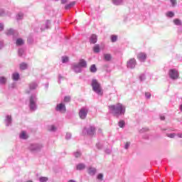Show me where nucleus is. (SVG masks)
<instances>
[{
  "mask_svg": "<svg viewBox=\"0 0 182 182\" xmlns=\"http://www.w3.org/2000/svg\"><path fill=\"white\" fill-rule=\"evenodd\" d=\"M109 109L114 116H120L126 113V107L121 103H117L116 105H110Z\"/></svg>",
  "mask_w": 182,
  "mask_h": 182,
  "instance_id": "1",
  "label": "nucleus"
},
{
  "mask_svg": "<svg viewBox=\"0 0 182 182\" xmlns=\"http://www.w3.org/2000/svg\"><path fill=\"white\" fill-rule=\"evenodd\" d=\"M92 90H94L95 93H97L100 96H102V95H103V90H102V87L98 83L97 80H92Z\"/></svg>",
  "mask_w": 182,
  "mask_h": 182,
  "instance_id": "2",
  "label": "nucleus"
},
{
  "mask_svg": "<svg viewBox=\"0 0 182 182\" xmlns=\"http://www.w3.org/2000/svg\"><path fill=\"white\" fill-rule=\"evenodd\" d=\"M169 76L171 79H173V80L178 79V71L176 70V69L170 70Z\"/></svg>",
  "mask_w": 182,
  "mask_h": 182,
  "instance_id": "3",
  "label": "nucleus"
},
{
  "mask_svg": "<svg viewBox=\"0 0 182 182\" xmlns=\"http://www.w3.org/2000/svg\"><path fill=\"white\" fill-rule=\"evenodd\" d=\"M87 109L85 107L82 108L79 112V117L82 119H86V117L87 116Z\"/></svg>",
  "mask_w": 182,
  "mask_h": 182,
  "instance_id": "4",
  "label": "nucleus"
},
{
  "mask_svg": "<svg viewBox=\"0 0 182 182\" xmlns=\"http://www.w3.org/2000/svg\"><path fill=\"white\" fill-rule=\"evenodd\" d=\"M86 132L88 136H93V134H95V133L96 132V129L93 127H90L88 129L85 128L84 132Z\"/></svg>",
  "mask_w": 182,
  "mask_h": 182,
  "instance_id": "5",
  "label": "nucleus"
},
{
  "mask_svg": "<svg viewBox=\"0 0 182 182\" xmlns=\"http://www.w3.org/2000/svg\"><path fill=\"white\" fill-rule=\"evenodd\" d=\"M86 66H87V64L86 63L85 60L81 59L80 60V62L78 63V64L74 66V69L76 70V68H86Z\"/></svg>",
  "mask_w": 182,
  "mask_h": 182,
  "instance_id": "6",
  "label": "nucleus"
},
{
  "mask_svg": "<svg viewBox=\"0 0 182 182\" xmlns=\"http://www.w3.org/2000/svg\"><path fill=\"white\" fill-rule=\"evenodd\" d=\"M136 66V59L134 58H131L128 62H127V68H130L131 69H133Z\"/></svg>",
  "mask_w": 182,
  "mask_h": 182,
  "instance_id": "7",
  "label": "nucleus"
},
{
  "mask_svg": "<svg viewBox=\"0 0 182 182\" xmlns=\"http://www.w3.org/2000/svg\"><path fill=\"white\" fill-rule=\"evenodd\" d=\"M30 109L31 110H35V109H36V105L35 104V98H33V96L30 97Z\"/></svg>",
  "mask_w": 182,
  "mask_h": 182,
  "instance_id": "8",
  "label": "nucleus"
},
{
  "mask_svg": "<svg viewBox=\"0 0 182 182\" xmlns=\"http://www.w3.org/2000/svg\"><path fill=\"white\" fill-rule=\"evenodd\" d=\"M57 112H66V107L65 106V104H59L56 107Z\"/></svg>",
  "mask_w": 182,
  "mask_h": 182,
  "instance_id": "9",
  "label": "nucleus"
},
{
  "mask_svg": "<svg viewBox=\"0 0 182 182\" xmlns=\"http://www.w3.org/2000/svg\"><path fill=\"white\" fill-rule=\"evenodd\" d=\"M137 58L141 62H144L146 60V58H147V56L146 55V53H139L137 55Z\"/></svg>",
  "mask_w": 182,
  "mask_h": 182,
  "instance_id": "10",
  "label": "nucleus"
},
{
  "mask_svg": "<svg viewBox=\"0 0 182 182\" xmlns=\"http://www.w3.org/2000/svg\"><path fill=\"white\" fill-rule=\"evenodd\" d=\"M90 43L95 44L97 42V36L96 34H92L90 38Z\"/></svg>",
  "mask_w": 182,
  "mask_h": 182,
  "instance_id": "11",
  "label": "nucleus"
},
{
  "mask_svg": "<svg viewBox=\"0 0 182 182\" xmlns=\"http://www.w3.org/2000/svg\"><path fill=\"white\" fill-rule=\"evenodd\" d=\"M28 134H26V132L25 131H22L20 134V139H23L24 140H26L28 139Z\"/></svg>",
  "mask_w": 182,
  "mask_h": 182,
  "instance_id": "12",
  "label": "nucleus"
},
{
  "mask_svg": "<svg viewBox=\"0 0 182 182\" xmlns=\"http://www.w3.org/2000/svg\"><path fill=\"white\" fill-rule=\"evenodd\" d=\"M88 173L90 174V176H95V174H96V168H89Z\"/></svg>",
  "mask_w": 182,
  "mask_h": 182,
  "instance_id": "13",
  "label": "nucleus"
},
{
  "mask_svg": "<svg viewBox=\"0 0 182 182\" xmlns=\"http://www.w3.org/2000/svg\"><path fill=\"white\" fill-rule=\"evenodd\" d=\"M93 50L95 53H99L100 52V46L99 44H97L93 47Z\"/></svg>",
  "mask_w": 182,
  "mask_h": 182,
  "instance_id": "14",
  "label": "nucleus"
},
{
  "mask_svg": "<svg viewBox=\"0 0 182 182\" xmlns=\"http://www.w3.org/2000/svg\"><path fill=\"white\" fill-rule=\"evenodd\" d=\"M90 72H92V73H95L97 71V68H96V65L93 64L90 66Z\"/></svg>",
  "mask_w": 182,
  "mask_h": 182,
  "instance_id": "15",
  "label": "nucleus"
},
{
  "mask_svg": "<svg viewBox=\"0 0 182 182\" xmlns=\"http://www.w3.org/2000/svg\"><path fill=\"white\" fill-rule=\"evenodd\" d=\"M16 44L17 45V46H21L23 45V40L22 38L17 39Z\"/></svg>",
  "mask_w": 182,
  "mask_h": 182,
  "instance_id": "16",
  "label": "nucleus"
},
{
  "mask_svg": "<svg viewBox=\"0 0 182 182\" xmlns=\"http://www.w3.org/2000/svg\"><path fill=\"white\" fill-rule=\"evenodd\" d=\"M28 68V64L25 63H22L21 64H20V69L21 70H25V69H26Z\"/></svg>",
  "mask_w": 182,
  "mask_h": 182,
  "instance_id": "17",
  "label": "nucleus"
},
{
  "mask_svg": "<svg viewBox=\"0 0 182 182\" xmlns=\"http://www.w3.org/2000/svg\"><path fill=\"white\" fill-rule=\"evenodd\" d=\"M29 86H30L31 90H33L36 89V87H38V84L35 82H31Z\"/></svg>",
  "mask_w": 182,
  "mask_h": 182,
  "instance_id": "18",
  "label": "nucleus"
},
{
  "mask_svg": "<svg viewBox=\"0 0 182 182\" xmlns=\"http://www.w3.org/2000/svg\"><path fill=\"white\" fill-rule=\"evenodd\" d=\"M13 80H19V73H15L12 75Z\"/></svg>",
  "mask_w": 182,
  "mask_h": 182,
  "instance_id": "19",
  "label": "nucleus"
},
{
  "mask_svg": "<svg viewBox=\"0 0 182 182\" xmlns=\"http://www.w3.org/2000/svg\"><path fill=\"white\" fill-rule=\"evenodd\" d=\"M104 58H105V60H107V61L112 60V55H110V54H105V55H104Z\"/></svg>",
  "mask_w": 182,
  "mask_h": 182,
  "instance_id": "20",
  "label": "nucleus"
},
{
  "mask_svg": "<svg viewBox=\"0 0 182 182\" xmlns=\"http://www.w3.org/2000/svg\"><path fill=\"white\" fill-rule=\"evenodd\" d=\"M75 4H76V2L73 1L70 3L68 5L65 6V9H69L70 8H72V6H75Z\"/></svg>",
  "mask_w": 182,
  "mask_h": 182,
  "instance_id": "21",
  "label": "nucleus"
},
{
  "mask_svg": "<svg viewBox=\"0 0 182 182\" xmlns=\"http://www.w3.org/2000/svg\"><path fill=\"white\" fill-rule=\"evenodd\" d=\"M85 168V166L83 164H79L78 165H77V170H84Z\"/></svg>",
  "mask_w": 182,
  "mask_h": 182,
  "instance_id": "22",
  "label": "nucleus"
},
{
  "mask_svg": "<svg viewBox=\"0 0 182 182\" xmlns=\"http://www.w3.org/2000/svg\"><path fill=\"white\" fill-rule=\"evenodd\" d=\"M173 23L175 25H178V26H181V21L178 18H176V19L173 20Z\"/></svg>",
  "mask_w": 182,
  "mask_h": 182,
  "instance_id": "23",
  "label": "nucleus"
},
{
  "mask_svg": "<svg viewBox=\"0 0 182 182\" xmlns=\"http://www.w3.org/2000/svg\"><path fill=\"white\" fill-rule=\"evenodd\" d=\"M1 85H5L6 83V78L5 77H0Z\"/></svg>",
  "mask_w": 182,
  "mask_h": 182,
  "instance_id": "24",
  "label": "nucleus"
},
{
  "mask_svg": "<svg viewBox=\"0 0 182 182\" xmlns=\"http://www.w3.org/2000/svg\"><path fill=\"white\" fill-rule=\"evenodd\" d=\"M166 16H168L169 18H173L174 16V13L172 11H168L166 13Z\"/></svg>",
  "mask_w": 182,
  "mask_h": 182,
  "instance_id": "25",
  "label": "nucleus"
},
{
  "mask_svg": "<svg viewBox=\"0 0 182 182\" xmlns=\"http://www.w3.org/2000/svg\"><path fill=\"white\" fill-rule=\"evenodd\" d=\"M68 61H69V58H68V57H63L62 58L63 63H66V62H68Z\"/></svg>",
  "mask_w": 182,
  "mask_h": 182,
  "instance_id": "26",
  "label": "nucleus"
},
{
  "mask_svg": "<svg viewBox=\"0 0 182 182\" xmlns=\"http://www.w3.org/2000/svg\"><path fill=\"white\" fill-rule=\"evenodd\" d=\"M113 3L114 5H120L122 3V0H113Z\"/></svg>",
  "mask_w": 182,
  "mask_h": 182,
  "instance_id": "27",
  "label": "nucleus"
},
{
  "mask_svg": "<svg viewBox=\"0 0 182 182\" xmlns=\"http://www.w3.org/2000/svg\"><path fill=\"white\" fill-rule=\"evenodd\" d=\"M39 180L41 182H46L48 181V177H41Z\"/></svg>",
  "mask_w": 182,
  "mask_h": 182,
  "instance_id": "28",
  "label": "nucleus"
},
{
  "mask_svg": "<svg viewBox=\"0 0 182 182\" xmlns=\"http://www.w3.org/2000/svg\"><path fill=\"white\" fill-rule=\"evenodd\" d=\"M111 41H112V42H116V41H117V36H112Z\"/></svg>",
  "mask_w": 182,
  "mask_h": 182,
  "instance_id": "29",
  "label": "nucleus"
},
{
  "mask_svg": "<svg viewBox=\"0 0 182 182\" xmlns=\"http://www.w3.org/2000/svg\"><path fill=\"white\" fill-rule=\"evenodd\" d=\"M119 127H124V121L122 120L119 122Z\"/></svg>",
  "mask_w": 182,
  "mask_h": 182,
  "instance_id": "30",
  "label": "nucleus"
},
{
  "mask_svg": "<svg viewBox=\"0 0 182 182\" xmlns=\"http://www.w3.org/2000/svg\"><path fill=\"white\" fill-rule=\"evenodd\" d=\"M64 102H70V97L69 96L65 97Z\"/></svg>",
  "mask_w": 182,
  "mask_h": 182,
  "instance_id": "31",
  "label": "nucleus"
},
{
  "mask_svg": "<svg viewBox=\"0 0 182 182\" xmlns=\"http://www.w3.org/2000/svg\"><path fill=\"white\" fill-rule=\"evenodd\" d=\"M97 178L98 180H101V181L103 180V174L102 173L98 174Z\"/></svg>",
  "mask_w": 182,
  "mask_h": 182,
  "instance_id": "32",
  "label": "nucleus"
},
{
  "mask_svg": "<svg viewBox=\"0 0 182 182\" xmlns=\"http://www.w3.org/2000/svg\"><path fill=\"white\" fill-rule=\"evenodd\" d=\"M0 16H5V11L2 9H0Z\"/></svg>",
  "mask_w": 182,
  "mask_h": 182,
  "instance_id": "33",
  "label": "nucleus"
},
{
  "mask_svg": "<svg viewBox=\"0 0 182 182\" xmlns=\"http://www.w3.org/2000/svg\"><path fill=\"white\" fill-rule=\"evenodd\" d=\"M75 156L77 158L80 157V156H82V154H80V152H79V151H77V152H75Z\"/></svg>",
  "mask_w": 182,
  "mask_h": 182,
  "instance_id": "34",
  "label": "nucleus"
},
{
  "mask_svg": "<svg viewBox=\"0 0 182 182\" xmlns=\"http://www.w3.org/2000/svg\"><path fill=\"white\" fill-rule=\"evenodd\" d=\"M171 4L174 6L177 4V0H171Z\"/></svg>",
  "mask_w": 182,
  "mask_h": 182,
  "instance_id": "35",
  "label": "nucleus"
},
{
  "mask_svg": "<svg viewBox=\"0 0 182 182\" xmlns=\"http://www.w3.org/2000/svg\"><path fill=\"white\" fill-rule=\"evenodd\" d=\"M14 33V30L10 29L7 31V35H12Z\"/></svg>",
  "mask_w": 182,
  "mask_h": 182,
  "instance_id": "36",
  "label": "nucleus"
},
{
  "mask_svg": "<svg viewBox=\"0 0 182 182\" xmlns=\"http://www.w3.org/2000/svg\"><path fill=\"white\" fill-rule=\"evenodd\" d=\"M18 55L19 56H22V55H23V50L22 49L18 50Z\"/></svg>",
  "mask_w": 182,
  "mask_h": 182,
  "instance_id": "37",
  "label": "nucleus"
},
{
  "mask_svg": "<svg viewBox=\"0 0 182 182\" xmlns=\"http://www.w3.org/2000/svg\"><path fill=\"white\" fill-rule=\"evenodd\" d=\"M145 95H146V97H147L148 99H150L151 94H150L149 92H146Z\"/></svg>",
  "mask_w": 182,
  "mask_h": 182,
  "instance_id": "38",
  "label": "nucleus"
},
{
  "mask_svg": "<svg viewBox=\"0 0 182 182\" xmlns=\"http://www.w3.org/2000/svg\"><path fill=\"white\" fill-rule=\"evenodd\" d=\"M167 136H168V137L173 139V138H174L175 134H168Z\"/></svg>",
  "mask_w": 182,
  "mask_h": 182,
  "instance_id": "39",
  "label": "nucleus"
},
{
  "mask_svg": "<svg viewBox=\"0 0 182 182\" xmlns=\"http://www.w3.org/2000/svg\"><path fill=\"white\" fill-rule=\"evenodd\" d=\"M129 146H130V142H127L125 144V149H129Z\"/></svg>",
  "mask_w": 182,
  "mask_h": 182,
  "instance_id": "40",
  "label": "nucleus"
},
{
  "mask_svg": "<svg viewBox=\"0 0 182 182\" xmlns=\"http://www.w3.org/2000/svg\"><path fill=\"white\" fill-rule=\"evenodd\" d=\"M0 31H4V24L0 23Z\"/></svg>",
  "mask_w": 182,
  "mask_h": 182,
  "instance_id": "41",
  "label": "nucleus"
},
{
  "mask_svg": "<svg viewBox=\"0 0 182 182\" xmlns=\"http://www.w3.org/2000/svg\"><path fill=\"white\" fill-rule=\"evenodd\" d=\"M160 118H161V120H165L166 119V117L164 116H161Z\"/></svg>",
  "mask_w": 182,
  "mask_h": 182,
  "instance_id": "42",
  "label": "nucleus"
},
{
  "mask_svg": "<svg viewBox=\"0 0 182 182\" xmlns=\"http://www.w3.org/2000/svg\"><path fill=\"white\" fill-rule=\"evenodd\" d=\"M62 4H66V0H61Z\"/></svg>",
  "mask_w": 182,
  "mask_h": 182,
  "instance_id": "43",
  "label": "nucleus"
},
{
  "mask_svg": "<svg viewBox=\"0 0 182 182\" xmlns=\"http://www.w3.org/2000/svg\"><path fill=\"white\" fill-rule=\"evenodd\" d=\"M55 127L54 126H51V130H55Z\"/></svg>",
  "mask_w": 182,
  "mask_h": 182,
  "instance_id": "44",
  "label": "nucleus"
},
{
  "mask_svg": "<svg viewBox=\"0 0 182 182\" xmlns=\"http://www.w3.org/2000/svg\"><path fill=\"white\" fill-rule=\"evenodd\" d=\"M66 137H70V134H66Z\"/></svg>",
  "mask_w": 182,
  "mask_h": 182,
  "instance_id": "45",
  "label": "nucleus"
},
{
  "mask_svg": "<svg viewBox=\"0 0 182 182\" xmlns=\"http://www.w3.org/2000/svg\"><path fill=\"white\" fill-rule=\"evenodd\" d=\"M18 19H21V14H18Z\"/></svg>",
  "mask_w": 182,
  "mask_h": 182,
  "instance_id": "46",
  "label": "nucleus"
},
{
  "mask_svg": "<svg viewBox=\"0 0 182 182\" xmlns=\"http://www.w3.org/2000/svg\"><path fill=\"white\" fill-rule=\"evenodd\" d=\"M68 182H76V181H75L73 180H70V181H68Z\"/></svg>",
  "mask_w": 182,
  "mask_h": 182,
  "instance_id": "47",
  "label": "nucleus"
},
{
  "mask_svg": "<svg viewBox=\"0 0 182 182\" xmlns=\"http://www.w3.org/2000/svg\"><path fill=\"white\" fill-rule=\"evenodd\" d=\"M63 78V77L62 76H59V79H62Z\"/></svg>",
  "mask_w": 182,
  "mask_h": 182,
  "instance_id": "48",
  "label": "nucleus"
}]
</instances>
